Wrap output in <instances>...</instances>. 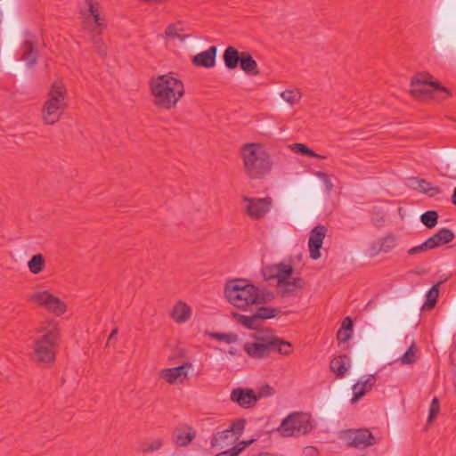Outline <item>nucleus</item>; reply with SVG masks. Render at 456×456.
<instances>
[{"label": "nucleus", "instance_id": "nucleus-1", "mask_svg": "<svg viewBox=\"0 0 456 456\" xmlns=\"http://www.w3.org/2000/svg\"><path fill=\"white\" fill-rule=\"evenodd\" d=\"M149 86L153 104L164 110L175 108L185 93L183 83L170 74L152 77Z\"/></svg>", "mask_w": 456, "mask_h": 456}, {"label": "nucleus", "instance_id": "nucleus-2", "mask_svg": "<svg viewBox=\"0 0 456 456\" xmlns=\"http://www.w3.org/2000/svg\"><path fill=\"white\" fill-rule=\"evenodd\" d=\"M224 294L229 303L238 308L264 304L273 298V293L260 290L259 288L243 279L227 281Z\"/></svg>", "mask_w": 456, "mask_h": 456}, {"label": "nucleus", "instance_id": "nucleus-3", "mask_svg": "<svg viewBox=\"0 0 456 456\" xmlns=\"http://www.w3.org/2000/svg\"><path fill=\"white\" fill-rule=\"evenodd\" d=\"M245 174L250 179L259 180L272 170L273 162L265 147L261 143H245L240 149Z\"/></svg>", "mask_w": 456, "mask_h": 456}, {"label": "nucleus", "instance_id": "nucleus-4", "mask_svg": "<svg viewBox=\"0 0 456 456\" xmlns=\"http://www.w3.org/2000/svg\"><path fill=\"white\" fill-rule=\"evenodd\" d=\"M59 339L60 331L56 322H49L41 326L35 338V360L39 362H53L55 360Z\"/></svg>", "mask_w": 456, "mask_h": 456}, {"label": "nucleus", "instance_id": "nucleus-5", "mask_svg": "<svg viewBox=\"0 0 456 456\" xmlns=\"http://www.w3.org/2000/svg\"><path fill=\"white\" fill-rule=\"evenodd\" d=\"M66 88L61 81L53 83L48 93V99L42 109V118L46 125L57 123L66 108Z\"/></svg>", "mask_w": 456, "mask_h": 456}, {"label": "nucleus", "instance_id": "nucleus-6", "mask_svg": "<svg viewBox=\"0 0 456 456\" xmlns=\"http://www.w3.org/2000/svg\"><path fill=\"white\" fill-rule=\"evenodd\" d=\"M244 350L250 357L262 359L274 352L289 355L292 352V346L277 337H268L256 342L246 343Z\"/></svg>", "mask_w": 456, "mask_h": 456}, {"label": "nucleus", "instance_id": "nucleus-7", "mask_svg": "<svg viewBox=\"0 0 456 456\" xmlns=\"http://www.w3.org/2000/svg\"><path fill=\"white\" fill-rule=\"evenodd\" d=\"M430 78L431 76L429 74H418L411 79V94L419 99L431 97L437 101H444L451 95L450 91L446 87L431 81Z\"/></svg>", "mask_w": 456, "mask_h": 456}, {"label": "nucleus", "instance_id": "nucleus-8", "mask_svg": "<svg viewBox=\"0 0 456 456\" xmlns=\"http://www.w3.org/2000/svg\"><path fill=\"white\" fill-rule=\"evenodd\" d=\"M314 428V424L311 414L295 411L281 421L278 431L284 437L298 436L309 434Z\"/></svg>", "mask_w": 456, "mask_h": 456}, {"label": "nucleus", "instance_id": "nucleus-9", "mask_svg": "<svg viewBox=\"0 0 456 456\" xmlns=\"http://www.w3.org/2000/svg\"><path fill=\"white\" fill-rule=\"evenodd\" d=\"M83 29L92 37L102 34L106 27L105 20L101 17L99 4L94 0H85L84 6L80 10Z\"/></svg>", "mask_w": 456, "mask_h": 456}, {"label": "nucleus", "instance_id": "nucleus-10", "mask_svg": "<svg viewBox=\"0 0 456 456\" xmlns=\"http://www.w3.org/2000/svg\"><path fill=\"white\" fill-rule=\"evenodd\" d=\"M242 201L246 203V214L255 220L263 218L271 210L273 205V200L270 197L250 198L243 196Z\"/></svg>", "mask_w": 456, "mask_h": 456}, {"label": "nucleus", "instance_id": "nucleus-11", "mask_svg": "<svg viewBox=\"0 0 456 456\" xmlns=\"http://www.w3.org/2000/svg\"><path fill=\"white\" fill-rule=\"evenodd\" d=\"M30 298L35 303L44 305L56 315H61L66 311L64 302L47 291L37 292Z\"/></svg>", "mask_w": 456, "mask_h": 456}, {"label": "nucleus", "instance_id": "nucleus-12", "mask_svg": "<svg viewBox=\"0 0 456 456\" xmlns=\"http://www.w3.org/2000/svg\"><path fill=\"white\" fill-rule=\"evenodd\" d=\"M346 439L348 445L358 449H364L376 444L375 437L367 428L347 430Z\"/></svg>", "mask_w": 456, "mask_h": 456}, {"label": "nucleus", "instance_id": "nucleus-13", "mask_svg": "<svg viewBox=\"0 0 456 456\" xmlns=\"http://www.w3.org/2000/svg\"><path fill=\"white\" fill-rule=\"evenodd\" d=\"M192 367L191 362H186L182 365L163 369L159 372V377L165 379L168 384L174 385L176 383L183 384L188 379V370Z\"/></svg>", "mask_w": 456, "mask_h": 456}, {"label": "nucleus", "instance_id": "nucleus-14", "mask_svg": "<svg viewBox=\"0 0 456 456\" xmlns=\"http://www.w3.org/2000/svg\"><path fill=\"white\" fill-rule=\"evenodd\" d=\"M294 269L291 265L283 263L272 265L264 269V276L266 279L275 278L278 287H281L282 283L290 279Z\"/></svg>", "mask_w": 456, "mask_h": 456}, {"label": "nucleus", "instance_id": "nucleus-15", "mask_svg": "<svg viewBox=\"0 0 456 456\" xmlns=\"http://www.w3.org/2000/svg\"><path fill=\"white\" fill-rule=\"evenodd\" d=\"M326 232V227L322 224L315 226L310 232L308 248L310 257L314 260L321 257L320 249L322 246Z\"/></svg>", "mask_w": 456, "mask_h": 456}, {"label": "nucleus", "instance_id": "nucleus-16", "mask_svg": "<svg viewBox=\"0 0 456 456\" xmlns=\"http://www.w3.org/2000/svg\"><path fill=\"white\" fill-rule=\"evenodd\" d=\"M231 401L242 408L248 409L256 404V398L252 389L238 387L232 391Z\"/></svg>", "mask_w": 456, "mask_h": 456}, {"label": "nucleus", "instance_id": "nucleus-17", "mask_svg": "<svg viewBox=\"0 0 456 456\" xmlns=\"http://www.w3.org/2000/svg\"><path fill=\"white\" fill-rule=\"evenodd\" d=\"M196 437V431L192 427L182 425L174 429L172 439L178 446H187Z\"/></svg>", "mask_w": 456, "mask_h": 456}, {"label": "nucleus", "instance_id": "nucleus-18", "mask_svg": "<svg viewBox=\"0 0 456 456\" xmlns=\"http://www.w3.org/2000/svg\"><path fill=\"white\" fill-rule=\"evenodd\" d=\"M376 383L375 375L370 374L367 377L362 378L356 384L353 386L354 396L352 398V403L357 402L361 399L367 392L371 390Z\"/></svg>", "mask_w": 456, "mask_h": 456}, {"label": "nucleus", "instance_id": "nucleus-19", "mask_svg": "<svg viewBox=\"0 0 456 456\" xmlns=\"http://www.w3.org/2000/svg\"><path fill=\"white\" fill-rule=\"evenodd\" d=\"M217 47L210 46L208 50L203 51L192 59V63L197 67L212 68L216 64Z\"/></svg>", "mask_w": 456, "mask_h": 456}, {"label": "nucleus", "instance_id": "nucleus-20", "mask_svg": "<svg viewBox=\"0 0 456 456\" xmlns=\"http://www.w3.org/2000/svg\"><path fill=\"white\" fill-rule=\"evenodd\" d=\"M38 53L32 40L26 39L20 47V59L28 68H31L37 60Z\"/></svg>", "mask_w": 456, "mask_h": 456}, {"label": "nucleus", "instance_id": "nucleus-21", "mask_svg": "<svg viewBox=\"0 0 456 456\" xmlns=\"http://www.w3.org/2000/svg\"><path fill=\"white\" fill-rule=\"evenodd\" d=\"M454 237V233L452 230L448 228H442L433 236L429 237L428 241L433 249L442 245L450 243L453 240Z\"/></svg>", "mask_w": 456, "mask_h": 456}, {"label": "nucleus", "instance_id": "nucleus-22", "mask_svg": "<svg viewBox=\"0 0 456 456\" xmlns=\"http://www.w3.org/2000/svg\"><path fill=\"white\" fill-rule=\"evenodd\" d=\"M305 286V281L302 278H292L287 280L279 288L280 294L282 297L296 296L297 290Z\"/></svg>", "mask_w": 456, "mask_h": 456}, {"label": "nucleus", "instance_id": "nucleus-23", "mask_svg": "<svg viewBox=\"0 0 456 456\" xmlns=\"http://www.w3.org/2000/svg\"><path fill=\"white\" fill-rule=\"evenodd\" d=\"M350 367V358L346 355H338L330 362V368L331 371L336 373L338 378H342L347 372Z\"/></svg>", "mask_w": 456, "mask_h": 456}, {"label": "nucleus", "instance_id": "nucleus-24", "mask_svg": "<svg viewBox=\"0 0 456 456\" xmlns=\"http://www.w3.org/2000/svg\"><path fill=\"white\" fill-rule=\"evenodd\" d=\"M191 314V308L185 303L179 301L171 312V316L177 323L187 322Z\"/></svg>", "mask_w": 456, "mask_h": 456}, {"label": "nucleus", "instance_id": "nucleus-25", "mask_svg": "<svg viewBox=\"0 0 456 456\" xmlns=\"http://www.w3.org/2000/svg\"><path fill=\"white\" fill-rule=\"evenodd\" d=\"M410 182H411V185L426 193V194H428L430 197H433L438 193H440V189L438 187H434L432 186V183L428 182L427 180L425 179H419V178H411L410 179Z\"/></svg>", "mask_w": 456, "mask_h": 456}, {"label": "nucleus", "instance_id": "nucleus-26", "mask_svg": "<svg viewBox=\"0 0 456 456\" xmlns=\"http://www.w3.org/2000/svg\"><path fill=\"white\" fill-rule=\"evenodd\" d=\"M224 61L227 69H234L240 63L241 53L233 47L228 46L224 53Z\"/></svg>", "mask_w": 456, "mask_h": 456}, {"label": "nucleus", "instance_id": "nucleus-27", "mask_svg": "<svg viewBox=\"0 0 456 456\" xmlns=\"http://www.w3.org/2000/svg\"><path fill=\"white\" fill-rule=\"evenodd\" d=\"M240 66V69L247 74L257 75L259 73L257 69L256 61L252 58L251 54L248 52L241 53Z\"/></svg>", "mask_w": 456, "mask_h": 456}, {"label": "nucleus", "instance_id": "nucleus-28", "mask_svg": "<svg viewBox=\"0 0 456 456\" xmlns=\"http://www.w3.org/2000/svg\"><path fill=\"white\" fill-rule=\"evenodd\" d=\"M183 31H184L183 23L182 21H177L167 26L165 35L170 38H177L180 41H184L188 36L181 35V32Z\"/></svg>", "mask_w": 456, "mask_h": 456}, {"label": "nucleus", "instance_id": "nucleus-29", "mask_svg": "<svg viewBox=\"0 0 456 456\" xmlns=\"http://www.w3.org/2000/svg\"><path fill=\"white\" fill-rule=\"evenodd\" d=\"M235 316L238 319V322L248 330H256L261 326L255 314L252 315L237 314Z\"/></svg>", "mask_w": 456, "mask_h": 456}, {"label": "nucleus", "instance_id": "nucleus-30", "mask_svg": "<svg viewBox=\"0 0 456 456\" xmlns=\"http://www.w3.org/2000/svg\"><path fill=\"white\" fill-rule=\"evenodd\" d=\"M378 244L379 251L388 253L395 248L396 237L392 233L387 234L379 240Z\"/></svg>", "mask_w": 456, "mask_h": 456}, {"label": "nucleus", "instance_id": "nucleus-31", "mask_svg": "<svg viewBox=\"0 0 456 456\" xmlns=\"http://www.w3.org/2000/svg\"><path fill=\"white\" fill-rule=\"evenodd\" d=\"M162 446L163 439L155 438L151 441L142 443L138 448V451L142 453H151L159 451Z\"/></svg>", "mask_w": 456, "mask_h": 456}, {"label": "nucleus", "instance_id": "nucleus-32", "mask_svg": "<svg viewBox=\"0 0 456 456\" xmlns=\"http://www.w3.org/2000/svg\"><path fill=\"white\" fill-rule=\"evenodd\" d=\"M290 148L295 153H297V154L306 155V156L317 158V159H325L324 156H322V155L314 152L312 149H310L304 143L296 142V143L291 144Z\"/></svg>", "mask_w": 456, "mask_h": 456}, {"label": "nucleus", "instance_id": "nucleus-33", "mask_svg": "<svg viewBox=\"0 0 456 456\" xmlns=\"http://www.w3.org/2000/svg\"><path fill=\"white\" fill-rule=\"evenodd\" d=\"M28 268L29 271L34 273L37 274L41 273L45 266V259L41 254L34 255L31 259L28 261Z\"/></svg>", "mask_w": 456, "mask_h": 456}, {"label": "nucleus", "instance_id": "nucleus-34", "mask_svg": "<svg viewBox=\"0 0 456 456\" xmlns=\"http://www.w3.org/2000/svg\"><path fill=\"white\" fill-rule=\"evenodd\" d=\"M438 214L435 210L424 212L420 216L421 223L428 228H434L437 224Z\"/></svg>", "mask_w": 456, "mask_h": 456}, {"label": "nucleus", "instance_id": "nucleus-35", "mask_svg": "<svg viewBox=\"0 0 456 456\" xmlns=\"http://www.w3.org/2000/svg\"><path fill=\"white\" fill-rule=\"evenodd\" d=\"M99 56L104 58L107 55V45L102 41L101 34L93 35L89 37Z\"/></svg>", "mask_w": 456, "mask_h": 456}, {"label": "nucleus", "instance_id": "nucleus-36", "mask_svg": "<svg viewBox=\"0 0 456 456\" xmlns=\"http://www.w3.org/2000/svg\"><path fill=\"white\" fill-rule=\"evenodd\" d=\"M277 312V309L270 306H260L257 308L255 314L258 319L259 322L262 324V322L264 320L273 318Z\"/></svg>", "mask_w": 456, "mask_h": 456}, {"label": "nucleus", "instance_id": "nucleus-37", "mask_svg": "<svg viewBox=\"0 0 456 456\" xmlns=\"http://www.w3.org/2000/svg\"><path fill=\"white\" fill-rule=\"evenodd\" d=\"M439 285L440 283H436L432 286V288L427 293V301L424 304V306L427 308H433L437 301L439 296Z\"/></svg>", "mask_w": 456, "mask_h": 456}, {"label": "nucleus", "instance_id": "nucleus-38", "mask_svg": "<svg viewBox=\"0 0 456 456\" xmlns=\"http://www.w3.org/2000/svg\"><path fill=\"white\" fill-rule=\"evenodd\" d=\"M281 97L289 104L293 105L299 102L301 98V93L297 90H285L281 94Z\"/></svg>", "mask_w": 456, "mask_h": 456}, {"label": "nucleus", "instance_id": "nucleus-39", "mask_svg": "<svg viewBox=\"0 0 456 456\" xmlns=\"http://www.w3.org/2000/svg\"><path fill=\"white\" fill-rule=\"evenodd\" d=\"M416 360L415 344L412 343L408 350L400 357V361L403 364H412Z\"/></svg>", "mask_w": 456, "mask_h": 456}, {"label": "nucleus", "instance_id": "nucleus-40", "mask_svg": "<svg viewBox=\"0 0 456 456\" xmlns=\"http://www.w3.org/2000/svg\"><path fill=\"white\" fill-rule=\"evenodd\" d=\"M231 430L229 428L224 429L221 432H217L211 440V445L216 447L220 445L221 442L226 441L231 437Z\"/></svg>", "mask_w": 456, "mask_h": 456}, {"label": "nucleus", "instance_id": "nucleus-41", "mask_svg": "<svg viewBox=\"0 0 456 456\" xmlns=\"http://www.w3.org/2000/svg\"><path fill=\"white\" fill-rule=\"evenodd\" d=\"M245 423H246V421L244 419H238L235 421H233L229 427V430H231V434H233L236 436H239L240 435H241L245 428Z\"/></svg>", "mask_w": 456, "mask_h": 456}, {"label": "nucleus", "instance_id": "nucleus-42", "mask_svg": "<svg viewBox=\"0 0 456 456\" xmlns=\"http://www.w3.org/2000/svg\"><path fill=\"white\" fill-rule=\"evenodd\" d=\"M256 394V402L264 397H269L274 394V389L269 386L268 384H265L262 387H260Z\"/></svg>", "mask_w": 456, "mask_h": 456}, {"label": "nucleus", "instance_id": "nucleus-43", "mask_svg": "<svg viewBox=\"0 0 456 456\" xmlns=\"http://www.w3.org/2000/svg\"><path fill=\"white\" fill-rule=\"evenodd\" d=\"M212 337L219 341H224L226 343H234L237 341L238 337L233 333H213Z\"/></svg>", "mask_w": 456, "mask_h": 456}, {"label": "nucleus", "instance_id": "nucleus-44", "mask_svg": "<svg viewBox=\"0 0 456 456\" xmlns=\"http://www.w3.org/2000/svg\"><path fill=\"white\" fill-rule=\"evenodd\" d=\"M440 411V405H439V402H438V399L436 397L433 398L432 402H431V404H430V408H429V413H428V422H432L434 420V419L436 417V415L438 414Z\"/></svg>", "mask_w": 456, "mask_h": 456}, {"label": "nucleus", "instance_id": "nucleus-45", "mask_svg": "<svg viewBox=\"0 0 456 456\" xmlns=\"http://www.w3.org/2000/svg\"><path fill=\"white\" fill-rule=\"evenodd\" d=\"M432 249L428 240H425L423 243H421L420 245L419 246H416V247H412L409 250H408V254L411 255V256H413V255H417V254H420V253H423L427 250H430Z\"/></svg>", "mask_w": 456, "mask_h": 456}, {"label": "nucleus", "instance_id": "nucleus-46", "mask_svg": "<svg viewBox=\"0 0 456 456\" xmlns=\"http://www.w3.org/2000/svg\"><path fill=\"white\" fill-rule=\"evenodd\" d=\"M316 175L324 183L326 191L330 193L333 189V183L329 175L321 171L317 172Z\"/></svg>", "mask_w": 456, "mask_h": 456}, {"label": "nucleus", "instance_id": "nucleus-47", "mask_svg": "<svg viewBox=\"0 0 456 456\" xmlns=\"http://www.w3.org/2000/svg\"><path fill=\"white\" fill-rule=\"evenodd\" d=\"M352 338V332L339 329L337 338L340 343H346Z\"/></svg>", "mask_w": 456, "mask_h": 456}, {"label": "nucleus", "instance_id": "nucleus-48", "mask_svg": "<svg viewBox=\"0 0 456 456\" xmlns=\"http://www.w3.org/2000/svg\"><path fill=\"white\" fill-rule=\"evenodd\" d=\"M240 451L241 448L232 447L228 451L217 454L216 456H238Z\"/></svg>", "mask_w": 456, "mask_h": 456}, {"label": "nucleus", "instance_id": "nucleus-49", "mask_svg": "<svg viewBox=\"0 0 456 456\" xmlns=\"http://www.w3.org/2000/svg\"><path fill=\"white\" fill-rule=\"evenodd\" d=\"M341 330H347L352 332L353 330V322L350 317H346L342 322Z\"/></svg>", "mask_w": 456, "mask_h": 456}, {"label": "nucleus", "instance_id": "nucleus-50", "mask_svg": "<svg viewBox=\"0 0 456 456\" xmlns=\"http://www.w3.org/2000/svg\"><path fill=\"white\" fill-rule=\"evenodd\" d=\"M118 331V328H115L114 330H112V331L108 338L107 345H110V342L116 338Z\"/></svg>", "mask_w": 456, "mask_h": 456}, {"label": "nucleus", "instance_id": "nucleus-51", "mask_svg": "<svg viewBox=\"0 0 456 456\" xmlns=\"http://www.w3.org/2000/svg\"><path fill=\"white\" fill-rule=\"evenodd\" d=\"M305 452L307 454H317V450L314 447L305 448Z\"/></svg>", "mask_w": 456, "mask_h": 456}, {"label": "nucleus", "instance_id": "nucleus-52", "mask_svg": "<svg viewBox=\"0 0 456 456\" xmlns=\"http://www.w3.org/2000/svg\"><path fill=\"white\" fill-rule=\"evenodd\" d=\"M452 202L456 206V187L454 188L452 195Z\"/></svg>", "mask_w": 456, "mask_h": 456}, {"label": "nucleus", "instance_id": "nucleus-53", "mask_svg": "<svg viewBox=\"0 0 456 456\" xmlns=\"http://www.w3.org/2000/svg\"><path fill=\"white\" fill-rule=\"evenodd\" d=\"M228 354L235 355L237 354V349L235 347H230V349L228 350Z\"/></svg>", "mask_w": 456, "mask_h": 456}, {"label": "nucleus", "instance_id": "nucleus-54", "mask_svg": "<svg viewBox=\"0 0 456 456\" xmlns=\"http://www.w3.org/2000/svg\"><path fill=\"white\" fill-rule=\"evenodd\" d=\"M383 222H384V219L381 217L380 221H374V224L377 226H380Z\"/></svg>", "mask_w": 456, "mask_h": 456}]
</instances>
